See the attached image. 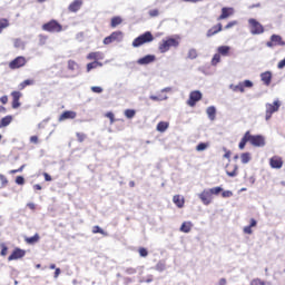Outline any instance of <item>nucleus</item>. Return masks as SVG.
Instances as JSON below:
<instances>
[{
  "label": "nucleus",
  "instance_id": "f257e3e1",
  "mask_svg": "<svg viewBox=\"0 0 285 285\" xmlns=\"http://www.w3.org/2000/svg\"><path fill=\"white\" fill-rule=\"evenodd\" d=\"M247 142L255 148H264L266 146V138L262 135H250V131H246L238 144L239 150H244Z\"/></svg>",
  "mask_w": 285,
  "mask_h": 285
},
{
  "label": "nucleus",
  "instance_id": "f03ea898",
  "mask_svg": "<svg viewBox=\"0 0 285 285\" xmlns=\"http://www.w3.org/2000/svg\"><path fill=\"white\" fill-rule=\"evenodd\" d=\"M181 38L179 36L167 37L163 39L158 45V50L161 55L168 52L171 48H179V41Z\"/></svg>",
  "mask_w": 285,
  "mask_h": 285
},
{
  "label": "nucleus",
  "instance_id": "7ed1b4c3",
  "mask_svg": "<svg viewBox=\"0 0 285 285\" xmlns=\"http://www.w3.org/2000/svg\"><path fill=\"white\" fill-rule=\"evenodd\" d=\"M151 41H155V37L153 36V32L146 31L142 35L135 38L131 46L132 48H141V46L146 43H151Z\"/></svg>",
  "mask_w": 285,
  "mask_h": 285
},
{
  "label": "nucleus",
  "instance_id": "20e7f679",
  "mask_svg": "<svg viewBox=\"0 0 285 285\" xmlns=\"http://www.w3.org/2000/svg\"><path fill=\"white\" fill-rule=\"evenodd\" d=\"M248 26L250 35H264L265 32L264 24L257 21V19L249 18Z\"/></svg>",
  "mask_w": 285,
  "mask_h": 285
},
{
  "label": "nucleus",
  "instance_id": "39448f33",
  "mask_svg": "<svg viewBox=\"0 0 285 285\" xmlns=\"http://www.w3.org/2000/svg\"><path fill=\"white\" fill-rule=\"evenodd\" d=\"M42 30H45V32H61L63 30V26H61L57 20H50L42 24Z\"/></svg>",
  "mask_w": 285,
  "mask_h": 285
},
{
  "label": "nucleus",
  "instance_id": "423d86ee",
  "mask_svg": "<svg viewBox=\"0 0 285 285\" xmlns=\"http://www.w3.org/2000/svg\"><path fill=\"white\" fill-rule=\"evenodd\" d=\"M282 106V102L279 100H275L273 104L266 105V112H265V119L268 121L273 117L274 112H277L279 110V107Z\"/></svg>",
  "mask_w": 285,
  "mask_h": 285
},
{
  "label": "nucleus",
  "instance_id": "0eeeda50",
  "mask_svg": "<svg viewBox=\"0 0 285 285\" xmlns=\"http://www.w3.org/2000/svg\"><path fill=\"white\" fill-rule=\"evenodd\" d=\"M229 88L233 92H246V88H253V81L244 80L238 85H230Z\"/></svg>",
  "mask_w": 285,
  "mask_h": 285
},
{
  "label": "nucleus",
  "instance_id": "6e6552de",
  "mask_svg": "<svg viewBox=\"0 0 285 285\" xmlns=\"http://www.w3.org/2000/svg\"><path fill=\"white\" fill-rule=\"evenodd\" d=\"M202 91L199 90H194L189 94V98L187 100V106H189L190 108H195V106H197V101H202Z\"/></svg>",
  "mask_w": 285,
  "mask_h": 285
},
{
  "label": "nucleus",
  "instance_id": "1a4fd4ad",
  "mask_svg": "<svg viewBox=\"0 0 285 285\" xmlns=\"http://www.w3.org/2000/svg\"><path fill=\"white\" fill-rule=\"evenodd\" d=\"M26 63H28V60H26V57L19 56L9 62V68L10 70H19V68H23Z\"/></svg>",
  "mask_w": 285,
  "mask_h": 285
},
{
  "label": "nucleus",
  "instance_id": "9d476101",
  "mask_svg": "<svg viewBox=\"0 0 285 285\" xmlns=\"http://www.w3.org/2000/svg\"><path fill=\"white\" fill-rule=\"evenodd\" d=\"M121 39H124V32L114 31L110 36L104 39V45L110 46V43H115V41H121Z\"/></svg>",
  "mask_w": 285,
  "mask_h": 285
},
{
  "label": "nucleus",
  "instance_id": "9b49d317",
  "mask_svg": "<svg viewBox=\"0 0 285 285\" xmlns=\"http://www.w3.org/2000/svg\"><path fill=\"white\" fill-rule=\"evenodd\" d=\"M267 48H275V46H285V41L279 35H272L271 40L266 42Z\"/></svg>",
  "mask_w": 285,
  "mask_h": 285
},
{
  "label": "nucleus",
  "instance_id": "f8f14e48",
  "mask_svg": "<svg viewBox=\"0 0 285 285\" xmlns=\"http://www.w3.org/2000/svg\"><path fill=\"white\" fill-rule=\"evenodd\" d=\"M26 257V250L19 247H16L11 255L8 257V262H14L17 259H23Z\"/></svg>",
  "mask_w": 285,
  "mask_h": 285
},
{
  "label": "nucleus",
  "instance_id": "ddd939ff",
  "mask_svg": "<svg viewBox=\"0 0 285 285\" xmlns=\"http://www.w3.org/2000/svg\"><path fill=\"white\" fill-rule=\"evenodd\" d=\"M234 14L235 9L233 7H224L220 16L217 18V21H224V19H228V17H233Z\"/></svg>",
  "mask_w": 285,
  "mask_h": 285
},
{
  "label": "nucleus",
  "instance_id": "4468645a",
  "mask_svg": "<svg viewBox=\"0 0 285 285\" xmlns=\"http://www.w3.org/2000/svg\"><path fill=\"white\" fill-rule=\"evenodd\" d=\"M199 199L205 206H208L213 202V194H210V190L205 189L199 194Z\"/></svg>",
  "mask_w": 285,
  "mask_h": 285
},
{
  "label": "nucleus",
  "instance_id": "2eb2a0df",
  "mask_svg": "<svg viewBox=\"0 0 285 285\" xmlns=\"http://www.w3.org/2000/svg\"><path fill=\"white\" fill-rule=\"evenodd\" d=\"M23 95L20 92V91H12L11 92V97H12V108L14 110H17V108H20L21 107V102L19 101V99H21Z\"/></svg>",
  "mask_w": 285,
  "mask_h": 285
},
{
  "label": "nucleus",
  "instance_id": "dca6fc26",
  "mask_svg": "<svg viewBox=\"0 0 285 285\" xmlns=\"http://www.w3.org/2000/svg\"><path fill=\"white\" fill-rule=\"evenodd\" d=\"M222 30H224V27L222 26V23H217L215 26H213L207 32H206V37L207 39H210V37H215V35H219V32H222Z\"/></svg>",
  "mask_w": 285,
  "mask_h": 285
},
{
  "label": "nucleus",
  "instance_id": "f3484780",
  "mask_svg": "<svg viewBox=\"0 0 285 285\" xmlns=\"http://www.w3.org/2000/svg\"><path fill=\"white\" fill-rule=\"evenodd\" d=\"M269 166L271 168L279 169L284 166V160L279 156H274L269 159Z\"/></svg>",
  "mask_w": 285,
  "mask_h": 285
},
{
  "label": "nucleus",
  "instance_id": "a211bd4d",
  "mask_svg": "<svg viewBox=\"0 0 285 285\" xmlns=\"http://www.w3.org/2000/svg\"><path fill=\"white\" fill-rule=\"evenodd\" d=\"M237 170H239V167L236 164H228L226 166V175L228 177H237Z\"/></svg>",
  "mask_w": 285,
  "mask_h": 285
},
{
  "label": "nucleus",
  "instance_id": "6ab92c4d",
  "mask_svg": "<svg viewBox=\"0 0 285 285\" xmlns=\"http://www.w3.org/2000/svg\"><path fill=\"white\" fill-rule=\"evenodd\" d=\"M76 118H77V112L76 111L67 110V111H63L59 116L58 121H66L68 119H76Z\"/></svg>",
  "mask_w": 285,
  "mask_h": 285
},
{
  "label": "nucleus",
  "instance_id": "aec40b11",
  "mask_svg": "<svg viewBox=\"0 0 285 285\" xmlns=\"http://www.w3.org/2000/svg\"><path fill=\"white\" fill-rule=\"evenodd\" d=\"M88 61H101L104 59V52L94 51L87 55Z\"/></svg>",
  "mask_w": 285,
  "mask_h": 285
},
{
  "label": "nucleus",
  "instance_id": "412c9836",
  "mask_svg": "<svg viewBox=\"0 0 285 285\" xmlns=\"http://www.w3.org/2000/svg\"><path fill=\"white\" fill-rule=\"evenodd\" d=\"M261 81H263L264 86H271V82L273 81V72L265 71L261 73Z\"/></svg>",
  "mask_w": 285,
  "mask_h": 285
},
{
  "label": "nucleus",
  "instance_id": "4be33fe9",
  "mask_svg": "<svg viewBox=\"0 0 285 285\" xmlns=\"http://www.w3.org/2000/svg\"><path fill=\"white\" fill-rule=\"evenodd\" d=\"M81 6H83V1L75 0L68 7L69 12H79L81 10Z\"/></svg>",
  "mask_w": 285,
  "mask_h": 285
},
{
  "label": "nucleus",
  "instance_id": "5701e85b",
  "mask_svg": "<svg viewBox=\"0 0 285 285\" xmlns=\"http://www.w3.org/2000/svg\"><path fill=\"white\" fill-rule=\"evenodd\" d=\"M173 202L177 208H184V205L186 204V199L181 195H175Z\"/></svg>",
  "mask_w": 285,
  "mask_h": 285
},
{
  "label": "nucleus",
  "instance_id": "b1692460",
  "mask_svg": "<svg viewBox=\"0 0 285 285\" xmlns=\"http://www.w3.org/2000/svg\"><path fill=\"white\" fill-rule=\"evenodd\" d=\"M155 59H156L155 56H153V55H147V56H145V57L138 59V63H139L140 66H148V63H153V62L155 61Z\"/></svg>",
  "mask_w": 285,
  "mask_h": 285
},
{
  "label": "nucleus",
  "instance_id": "393cba45",
  "mask_svg": "<svg viewBox=\"0 0 285 285\" xmlns=\"http://www.w3.org/2000/svg\"><path fill=\"white\" fill-rule=\"evenodd\" d=\"M217 52L222 57H228V55H230V47H228V46H220V47H218Z\"/></svg>",
  "mask_w": 285,
  "mask_h": 285
},
{
  "label": "nucleus",
  "instance_id": "a878e982",
  "mask_svg": "<svg viewBox=\"0 0 285 285\" xmlns=\"http://www.w3.org/2000/svg\"><path fill=\"white\" fill-rule=\"evenodd\" d=\"M6 28H10V20H8L7 18H1L0 19V35L3 33Z\"/></svg>",
  "mask_w": 285,
  "mask_h": 285
},
{
  "label": "nucleus",
  "instance_id": "bb28decb",
  "mask_svg": "<svg viewBox=\"0 0 285 285\" xmlns=\"http://www.w3.org/2000/svg\"><path fill=\"white\" fill-rule=\"evenodd\" d=\"M193 230V223L190 222H184L180 226V232L181 233H190Z\"/></svg>",
  "mask_w": 285,
  "mask_h": 285
},
{
  "label": "nucleus",
  "instance_id": "cd10ccee",
  "mask_svg": "<svg viewBox=\"0 0 285 285\" xmlns=\"http://www.w3.org/2000/svg\"><path fill=\"white\" fill-rule=\"evenodd\" d=\"M101 66H104V63L99 62V61H92L87 63V72H90L91 70H95L97 68H101Z\"/></svg>",
  "mask_w": 285,
  "mask_h": 285
},
{
  "label": "nucleus",
  "instance_id": "c85d7f7f",
  "mask_svg": "<svg viewBox=\"0 0 285 285\" xmlns=\"http://www.w3.org/2000/svg\"><path fill=\"white\" fill-rule=\"evenodd\" d=\"M121 23H124V19H121L119 16H116L111 18L110 27L117 28V26H121Z\"/></svg>",
  "mask_w": 285,
  "mask_h": 285
},
{
  "label": "nucleus",
  "instance_id": "c756f323",
  "mask_svg": "<svg viewBox=\"0 0 285 285\" xmlns=\"http://www.w3.org/2000/svg\"><path fill=\"white\" fill-rule=\"evenodd\" d=\"M12 124V116H6L0 120V128H6Z\"/></svg>",
  "mask_w": 285,
  "mask_h": 285
},
{
  "label": "nucleus",
  "instance_id": "7c9ffc66",
  "mask_svg": "<svg viewBox=\"0 0 285 285\" xmlns=\"http://www.w3.org/2000/svg\"><path fill=\"white\" fill-rule=\"evenodd\" d=\"M39 239H40L39 234H35L31 237H26L24 242H26V244L32 245V244H37L39 242Z\"/></svg>",
  "mask_w": 285,
  "mask_h": 285
},
{
  "label": "nucleus",
  "instance_id": "2f4dec72",
  "mask_svg": "<svg viewBox=\"0 0 285 285\" xmlns=\"http://www.w3.org/2000/svg\"><path fill=\"white\" fill-rule=\"evenodd\" d=\"M170 125L168 124V122H166V121H160V122H158V125H157V130H158V132H166V130H168V127H169Z\"/></svg>",
  "mask_w": 285,
  "mask_h": 285
},
{
  "label": "nucleus",
  "instance_id": "473e14b6",
  "mask_svg": "<svg viewBox=\"0 0 285 285\" xmlns=\"http://www.w3.org/2000/svg\"><path fill=\"white\" fill-rule=\"evenodd\" d=\"M35 85V80H31V79H27L24 81H22L18 88L19 90H24V88H28V86H33Z\"/></svg>",
  "mask_w": 285,
  "mask_h": 285
},
{
  "label": "nucleus",
  "instance_id": "72a5a7b5",
  "mask_svg": "<svg viewBox=\"0 0 285 285\" xmlns=\"http://www.w3.org/2000/svg\"><path fill=\"white\" fill-rule=\"evenodd\" d=\"M207 115H208L209 119H212V121L215 120V117L217 115V109L213 106L208 107L207 108Z\"/></svg>",
  "mask_w": 285,
  "mask_h": 285
},
{
  "label": "nucleus",
  "instance_id": "f704fd0d",
  "mask_svg": "<svg viewBox=\"0 0 285 285\" xmlns=\"http://www.w3.org/2000/svg\"><path fill=\"white\" fill-rule=\"evenodd\" d=\"M67 68L68 70L75 71L77 68H79V65L75 60H68Z\"/></svg>",
  "mask_w": 285,
  "mask_h": 285
},
{
  "label": "nucleus",
  "instance_id": "c9c22d12",
  "mask_svg": "<svg viewBox=\"0 0 285 285\" xmlns=\"http://www.w3.org/2000/svg\"><path fill=\"white\" fill-rule=\"evenodd\" d=\"M136 115H137V111L135 109L125 110V117H127V119H132Z\"/></svg>",
  "mask_w": 285,
  "mask_h": 285
},
{
  "label": "nucleus",
  "instance_id": "e433bc0d",
  "mask_svg": "<svg viewBox=\"0 0 285 285\" xmlns=\"http://www.w3.org/2000/svg\"><path fill=\"white\" fill-rule=\"evenodd\" d=\"M76 137H77V141H79V144H83V141H86V139H88V136L83 132H76Z\"/></svg>",
  "mask_w": 285,
  "mask_h": 285
},
{
  "label": "nucleus",
  "instance_id": "4c0bfd02",
  "mask_svg": "<svg viewBox=\"0 0 285 285\" xmlns=\"http://www.w3.org/2000/svg\"><path fill=\"white\" fill-rule=\"evenodd\" d=\"M0 255L1 257H6V255H8V245L6 243H0Z\"/></svg>",
  "mask_w": 285,
  "mask_h": 285
},
{
  "label": "nucleus",
  "instance_id": "58836bf2",
  "mask_svg": "<svg viewBox=\"0 0 285 285\" xmlns=\"http://www.w3.org/2000/svg\"><path fill=\"white\" fill-rule=\"evenodd\" d=\"M240 160H242V164H248V161H250V154L249 153L242 154Z\"/></svg>",
  "mask_w": 285,
  "mask_h": 285
},
{
  "label": "nucleus",
  "instance_id": "ea45409f",
  "mask_svg": "<svg viewBox=\"0 0 285 285\" xmlns=\"http://www.w3.org/2000/svg\"><path fill=\"white\" fill-rule=\"evenodd\" d=\"M222 61V56L219 53H215L212 58V66H217Z\"/></svg>",
  "mask_w": 285,
  "mask_h": 285
},
{
  "label": "nucleus",
  "instance_id": "a19ab883",
  "mask_svg": "<svg viewBox=\"0 0 285 285\" xmlns=\"http://www.w3.org/2000/svg\"><path fill=\"white\" fill-rule=\"evenodd\" d=\"M206 148H208V142H199L197 146H196V150L198 153H202L204 150H206Z\"/></svg>",
  "mask_w": 285,
  "mask_h": 285
},
{
  "label": "nucleus",
  "instance_id": "79ce46f5",
  "mask_svg": "<svg viewBox=\"0 0 285 285\" xmlns=\"http://www.w3.org/2000/svg\"><path fill=\"white\" fill-rule=\"evenodd\" d=\"M92 233L94 235H97V233H99L100 235H107L106 232H104V229H101V227H99L98 225L92 227Z\"/></svg>",
  "mask_w": 285,
  "mask_h": 285
},
{
  "label": "nucleus",
  "instance_id": "37998d69",
  "mask_svg": "<svg viewBox=\"0 0 285 285\" xmlns=\"http://www.w3.org/2000/svg\"><path fill=\"white\" fill-rule=\"evenodd\" d=\"M250 285H266V282L262 278H254L252 279Z\"/></svg>",
  "mask_w": 285,
  "mask_h": 285
},
{
  "label": "nucleus",
  "instance_id": "c03bdc74",
  "mask_svg": "<svg viewBox=\"0 0 285 285\" xmlns=\"http://www.w3.org/2000/svg\"><path fill=\"white\" fill-rule=\"evenodd\" d=\"M224 190L222 187H214L209 189L210 195H219Z\"/></svg>",
  "mask_w": 285,
  "mask_h": 285
},
{
  "label": "nucleus",
  "instance_id": "a18cd8bd",
  "mask_svg": "<svg viewBox=\"0 0 285 285\" xmlns=\"http://www.w3.org/2000/svg\"><path fill=\"white\" fill-rule=\"evenodd\" d=\"M239 22L237 20L234 21H229L226 26H225V30H230V28H235V26H237Z\"/></svg>",
  "mask_w": 285,
  "mask_h": 285
},
{
  "label": "nucleus",
  "instance_id": "49530a36",
  "mask_svg": "<svg viewBox=\"0 0 285 285\" xmlns=\"http://www.w3.org/2000/svg\"><path fill=\"white\" fill-rule=\"evenodd\" d=\"M105 117L109 119L110 124H115V114H112V111L105 114Z\"/></svg>",
  "mask_w": 285,
  "mask_h": 285
},
{
  "label": "nucleus",
  "instance_id": "de8ad7c7",
  "mask_svg": "<svg viewBox=\"0 0 285 285\" xmlns=\"http://www.w3.org/2000/svg\"><path fill=\"white\" fill-rule=\"evenodd\" d=\"M138 253H139L140 257H148V249H146L145 247H140L138 249Z\"/></svg>",
  "mask_w": 285,
  "mask_h": 285
},
{
  "label": "nucleus",
  "instance_id": "09e8293b",
  "mask_svg": "<svg viewBox=\"0 0 285 285\" xmlns=\"http://www.w3.org/2000/svg\"><path fill=\"white\" fill-rule=\"evenodd\" d=\"M16 184H18V186H23L26 184L23 176H17Z\"/></svg>",
  "mask_w": 285,
  "mask_h": 285
},
{
  "label": "nucleus",
  "instance_id": "8fccbe9b",
  "mask_svg": "<svg viewBox=\"0 0 285 285\" xmlns=\"http://www.w3.org/2000/svg\"><path fill=\"white\" fill-rule=\"evenodd\" d=\"M188 57H189V59H197V50L190 49L188 51Z\"/></svg>",
  "mask_w": 285,
  "mask_h": 285
},
{
  "label": "nucleus",
  "instance_id": "3c124183",
  "mask_svg": "<svg viewBox=\"0 0 285 285\" xmlns=\"http://www.w3.org/2000/svg\"><path fill=\"white\" fill-rule=\"evenodd\" d=\"M26 168V165H22L20 168L18 169H12L10 170V175H17V173H23V169Z\"/></svg>",
  "mask_w": 285,
  "mask_h": 285
},
{
  "label": "nucleus",
  "instance_id": "603ef678",
  "mask_svg": "<svg viewBox=\"0 0 285 285\" xmlns=\"http://www.w3.org/2000/svg\"><path fill=\"white\" fill-rule=\"evenodd\" d=\"M0 181L2 186H8V178L6 177V175L0 174Z\"/></svg>",
  "mask_w": 285,
  "mask_h": 285
},
{
  "label": "nucleus",
  "instance_id": "864d4df0",
  "mask_svg": "<svg viewBox=\"0 0 285 285\" xmlns=\"http://www.w3.org/2000/svg\"><path fill=\"white\" fill-rule=\"evenodd\" d=\"M243 230L245 235H253V227H250L249 225L245 226Z\"/></svg>",
  "mask_w": 285,
  "mask_h": 285
},
{
  "label": "nucleus",
  "instance_id": "5fc2aeb1",
  "mask_svg": "<svg viewBox=\"0 0 285 285\" xmlns=\"http://www.w3.org/2000/svg\"><path fill=\"white\" fill-rule=\"evenodd\" d=\"M91 91L96 92L97 95H101V92H104V88H101V87H91Z\"/></svg>",
  "mask_w": 285,
  "mask_h": 285
},
{
  "label": "nucleus",
  "instance_id": "6e6d98bb",
  "mask_svg": "<svg viewBox=\"0 0 285 285\" xmlns=\"http://www.w3.org/2000/svg\"><path fill=\"white\" fill-rule=\"evenodd\" d=\"M156 271H159V272L166 271V265L164 263H158L156 265Z\"/></svg>",
  "mask_w": 285,
  "mask_h": 285
},
{
  "label": "nucleus",
  "instance_id": "4d7b16f0",
  "mask_svg": "<svg viewBox=\"0 0 285 285\" xmlns=\"http://www.w3.org/2000/svg\"><path fill=\"white\" fill-rule=\"evenodd\" d=\"M149 17H159V10L158 9H153L149 11Z\"/></svg>",
  "mask_w": 285,
  "mask_h": 285
},
{
  "label": "nucleus",
  "instance_id": "13d9d810",
  "mask_svg": "<svg viewBox=\"0 0 285 285\" xmlns=\"http://www.w3.org/2000/svg\"><path fill=\"white\" fill-rule=\"evenodd\" d=\"M222 197H224V198L233 197V191L225 190V191L222 193Z\"/></svg>",
  "mask_w": 285,
  "mask_h": 285
},
{
  "label": "nucleus",
  "instance_id": "bf43d9fd",
  "mask_svg": "<svg viewBox=\"0 0 285 285\" xmlns=\"http://www.w3.org/2000/svg\"><path fill=\"white\" fill-rule=\"evenodd\" d=\"M126 273H127V275H135V273H137V269H135V268H132V267H128V268L126 269Z\"/></svg>",
  "mask_w": 285,
  "mask_h": 285
},
{
  "label": "nucleus",
  "instance_id": "052dcab7",
  "mask_svg": "<svg viewBox=\"0 0 285 285\" xmlns=\"http://www.w3.org/2000/svg\"><path fill=\"white\" fill-rule=\"evenodd\" d=\"M45 177V181H52V176H50L48 173L42 174Z\"/></svg>",
  "mask_w": 285,
  "mask_h": 285
},
{
  "label": "nucleus",
  "instance_id": "680f3d73",
  "mask_svg": "<svg viewBox=\"0 0 285 285\" xmlns=\"http://www.w3.org/2000/svg\"><path fill=\"white\" fill-rule=\"evenodd\" d=\"M30 141H31V144H39V137H37V136H31V137H30Z\"/></svg>",
  "mask_w": 285,
  "mask_h": 285
},
{
  "label": "nucleus",
  "instance_id": "e2e57ef3",
  "mask_svg": "<svg viewBox=\"0 0 285 285\" xmlns=\"http://www.w3.org/2000/svg\"><path fill=\"white\" fill-rule=\"evenodd\" d=\"M27 207L30 208V210H37V205H35V203H28Z\"/></svg>",
  "mask_w": 285,
  "mask_h": 285
},
{
  "label": "nucleus",
  "instance_id": "0e129e2a",
  "mask_svg": "<svg viewBox=\"0 0 285 285\" xmlns=\"http://www.w3.org/2000/svg\"><path fill=\"white\" fill-rule=\"evenodd\" d=\"M0 101H1V104H3V105L8 104V96H2V97H0Z\"/></svg>",
  "mask_w": 285,
  "mask_h": 285
},
{
  "label": "nucleus",
  "instance_id": "69168bd1",
  "mask_svg": "<svg viewBox=\"0 0 285 285\" xmlns=\"http://www.w3.org/2000/svg\"><path fill=\"white\" fill-rule=\"evenodd\" d=\"M249 226L250 228H255V226H257V220H255V218H252Z\"/></svg>",
  "mask_w": 285,
  "mask_h": 285
},
{
  "label": "nucleus",
  "instance_id": "338daca9",
  "mask_svg": "<svg viewBox=\"0 0 285 285\" xmlns=\"http://www.w3.org/2000/svg\"><path fill=\"white\" fill-rule=\"evenodd\" d=\"M253 8H262V3L257 2L255 4H250L249 10H253Z\"/></svg>",
  "mask_w": 285,
  "mask_h": 285
},
{
  "label": "nucleus",
  "instance_id": "774afa93",
  "mask_svg": "<svg viewBox=\"0 0 285 285\" xmlns=\"http://www.w3.org/2000/svg\"><path fill=\"white\" fill-rule=\"evenodd\" d=\"M226 284H227L226 278H220V279L218 281V285H226Z\"/></svg>",
  "mask_w": 285,
  "mask_h": 285
}]
</instances>
